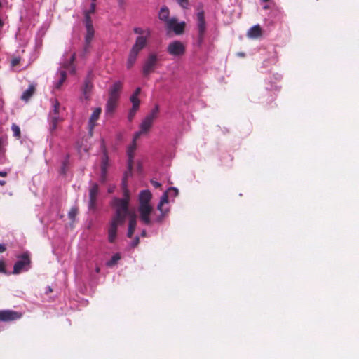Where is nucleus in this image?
<instances>
[{
    "mask_svg": "<svg viewBox=\"0 0 359 359\" xmlns=\"http://www.w3.org/2000/svg\"><path fill=\"white\" fill-rule=\"evenodd\" d=\"M137 225V219L136 216L135 215H132L130 216L129 223H128V229L127 232V236L128 238H131L135 232Z\"/></svg>",
    "mask_w": 359,
    "mask_h": 359,
    "instance_id": "22",
    "label": "nucleus"
},
{
    "mask_svg": "<svg viewBox=\"0 0 359 359\" xmlns=\"http://www.w3.org/2000/svg\"><path fill=\"white\" fill-rule=\"evenodd\" d=\"M101 111H102L101 108L98 107V108H96L93 111V114H91L90 120H89V125L91 128H93L95 126V122L99 118Z\"/></svg>",
    "mask_w": 359,
    "mask_h": 359,
    "instance_id": "25",
    "label": "nucleus"
},
{
    "mask_svg": "<svg viewBox=\"0 0 359 359\" xmlns=\"http://www.w3.org/2000/svg\"><path fill=\"white\" fill-rule=\"evenodd\" d=\"M147 37L144 36H139L136 38L135 41L131 50L140 53L142 50L147 46Z\"/></svg>",
    "mask_w": 359,
    "mask_h": 359,
    "instance_id": "14",
    "label": "nucleus"
},
{
    "mask_svg": "<svg viewBox=\"0 0 359 359\" xmlns=\"http://www.w3.org/2000/svg\"><path fill=\"white\" fill-rule=\"evenodd\" d=\"M93 88V75L91 72H89L84 81L83 87L82 88L83 94L86 99L89 97V95Z\"/></svg>",
    "mask_w": 359,
    "mask_h": 359,
    "instance_id": "12",
    "label": "nucleus"
},
{
    "mask_svg": "<svg viewBox=\"0 0 359 359\" xmlns=\"http://www.w3.org/2000/svg\"><path fill=\"white\" fill-rule=\"evenodd\" d=\"M185 25L184 22H177L176 18H172L168 22L166 27L168 29L172 30L177 35H180L184 33Z\"/></svg>",
    "mask_w": 359,
    "mask_h": 359,
    "instance_id": "10",
    "label": "nucleus"
},
{
    "mask_svg": "<svg viewBox=\"0 0 359 359\" xmlns=\"http://www.w3.org/2000/svg\"><path fill=\"white\" fill-rule=\"evenodd\" d=\"M7 144V136H0V154L4 152V147Z\"/></svg>",
    "mask_w": 359,
    "mask_h": 359,
    "instance_id": "36",
    "label": "nucleus"
},
{
    "mask_svg": "<svg viewBox=\"0 0 359 359\" xmlns=\"http://www.w3.org/2000/svg\"><path fill=\"white\" fill-rule=\"evenodd\" d=\"M159 114V106L156 104L151 111L145 116L146 118L154 121L158 118Z\"/></svg>",
    "mask_w": 359,
    "mask_h": 359,
    "instance_id": "27",
    "label": "nucleus"
},
{
    "mask_svg": "<svg viewBox=\"0 0 359 359\" xmlns=\"http://www.w3.org/2000/svg\"><path fill=\"white\" fill-rule=\"evenodd\" d=\"M153 123H154V121H152L150 119H149V118L145 117L142 120V123H141V124L140 126V128L142 129V132L148 133L149 129L153 126Z\"/></svg>",
    "mask_w": 359,
    "mask_h": 359,
    "instance_id": "26",
    "label": "nucleus"
},
{
    "mask_svg": "<svg viewBox=\"0 0 359 359\" xmlns=\"http://www.w3.org/2000/svg\"><path fill=\"white\" fill-rule=\"evenodd\" d=\"M158 57L156 53H151L144 60L142 67V74L143 76L148 77L151 73L154 72L156 68L158 66Z\"/></svg>",
    "mask_w": 359,
    "mask_h": 359,
    "instance_id": "2",
    "label": "nucleus"
},
{
    "mask_svg": "<svg viewBox=\"0 0 359 359\" xmlns=\"http://www.w3.org/2000/svg\"><path fill=\"white\" fill-rule=\"evenodd\" d=\"M20 59L19 57H15L12 59L11 64L12 67H15L20 64Z\"/></svg>",
    "mask_w": 359,
    "mask_h": 359,
    "instance_id": "43",
    "label": "nucleus"
},
{
    "mask_svg": "<svg viewBox=\"0 0 359 359\" xmlns=\"http://www.w3.org/2000/svg\"><path fill=\"white\" fill-rule=\"evenodd\" d=\"M4 251H6V247L3 244H0V252H4Z\"/></svg>",
    "mask_w": 359,
    "mask_h": 359,
    "instance_id": "50",
    "label": "nucleus"
},
{
    "mask_svg": "<svg viewBox=\"0 0 359 359\" xmlns=\"http://www.w3.org/2000/svg\"><path fill=\"white\" fill-rule=\"evenodd\" d=\"M138 109L139 108L137 107H132L128 115V119L129 121H133Z\"/></svg>",
    "mask_w": 359,
    "mask_h": 359,
    "instance_id": "37",
    "label": "nucleus"
},
{
    "mask_svg": "<svg viewBox=\"0 0 359 359\" xmlns=\"http://www.w3.org/2000/svg\"><path fill=\"white\" fill-rule=\"evenodd\" d=\"M99 193V187L96 183L92 184L89 189V204L90 210H95L97 206V197Z\"/></svg>",
    "mask_w": 359,
    "mask_h": 359,
    "instance_id": "11",
    "label": "nucleus"
},
{
    "mask_svg": "<svg viewBox=\"0 0 359 359\" xmlns=\"http://www.w3.org/2000/svg\"><path fill=\"white\" fill-rule=\"evenodd\" d=\"M130 100L133 104V107H137V108L140 107V100L138 98V96H135V95H132L130 96Z\"/></svg>",
    "mask_w": 359,
    "mask_h": 359,
    "instance_id": "39",
    "label": "nucleus"
},
{
    "mask_svg": "<svg viewBox=\"0 0 359 359\" xmlns=\"http://www.w3.org/2000/svg\"><path fill=\"white\" fill-rule=\"evenodd\" d=\"M197 43L198 46H201V45L203 43L206 33V24L205 20V13L203 11H201L197 13Z\"/></svg>",
    "mask_w": 359,
    "mask_h": 359,
    "instance_id": "5",
    "label": "nucleus"
},
{
    "mask_svg": "<svg viewBox=\"0 0 359 359\" xmlns=\"http://www.w3.org/2000/svg\"><path fill=\"white\" fill-rule=\"evenodd\" d=\"M168 194L173 196H177L179 194V191L175 187H170L168 189L166 192H165L163 196H161V201L158 205V210L161 212V215L157 217V218L155 219V222L158 223H161L163 222L165 215L168 213V210H164L163 208V206L164 204L168 203Z\"/></svg>",
    "mask_w": 359,
    "mask_h": 359,
    "instance_id": "3",
    "label": "nucleus"
},
{
    "mask_svg": "<svg viewBox=\"0 0 359 359\" xmlns=\"http://www.w3.org/2000/svg\"><path fill=\"white\" fill-rule=\"evenodd\" d=\"M147 133L146 132H142V129L139 131L136 132L134 135L133 142H137V140L140 138L142 134Z\"/></svg>",
    "mask_w": 359,
    "mask_h": 359,
    "instance_id": "41",
    "label": "nucleus"
},
{
    "mask_svg": "<svg viewBox=\"0 0 359 359\" xmlns=\"http://www.w3.org/2000/svg\"><path fill=\"white\" fill-rule=\"evenodd\" d=\"M121 187L123 189V196H130V191L127 188V180L126 177H124L122 180Z\"/></svg>",
    "mask_w": 359,
    "mask_h": 359,
    "instance_id": "35",
    "label": "nucleus"
},
{
    "mask_svg": "<svg viewBox=\"0 0 359 359\" xmlns=\"http://www.w3.org/2000/svg\"><path fill=\"white\" fill-rule=\"evenodd\" d=\"M238 55L240 56V57H244L245 56V53H238Z\"/></svg>",
    "mask_w": 359,
    "mask_h": 359,
    "instance_id": "54",
    "label": "nucleus"
},
{
    "mask_svg": "<svg viewBox=\"0 0 359 359\" xmlns=\"http://www.w3.org/2000/svg\"><path fill=\"white\" fill-rule=\"evenodd\" d=\"M96 3H91L90 8L88 10H85L83 12L88 13V14H94L95 12Z\"/></svg>",
    "mask_w": 359,
    "mask_h": 359,
    "instance_id": "40",
    "label": "nucleus"
},
{
    "mask_svg": "<svg viewBox=\"0 0 359 359\" xmlns=\"http://www.w3.org/2000/svg\"><path fill=\"white\" fill-rule=\"evenodd\" d=\"M97 0H92L91 3H95Z\"/></svg>",
    "mask_w": 359,
    "mask_h": 359,
    "instance_id": "60",
    "label": "nucleus"
},
{
    "mask_svg": "<svg viewBox=\"0 0 359 359\" xmlns=\"http://www.w3.org/2000/svg\"><path fill=\"white\" fill-rule=\"evenodd\" d=\"M53 110L50 111V128L52 131L57 128V123L60 121L59 117V112L60 109V104L57 100H51Z\"/></svg>",
    "mask_w": 359,
    "mask_h": 359,
    "instance_id": "7",
    "label": "nucleus"
},
{
    "mask_svg": "<svg viewBox=\"0 0 359 359\" xmlns=\"http://www.w3.org/2000/svg\"><path fill=\"white\" fill-rule=\"evenodd\" d=\"M123 88V83L121 81H116L109 89V97L119 99L120 93Z\"/></svg>",
    "mask_w": 359,
    "mask_h": 359,
    "instance_id": "16",
    "label": "nucleus"
},
{
    "mask_svg": "<svg viewBox=\"0 0 359 359\" xmlns=\"http://www.w3.org/2000/svg\"><path fill=\"white\" fill-rule=\"evenodd\" d=\"M75 57H76V55H75V53H73L70 58H69V60L67 62H64L63 63V67L66 69H70V68L72 67V66L73 65V63L75 60Z\"/></svg>",
    "mask_w": 359,
    "mask_h": 359,
    "instance_id": "33",
    "label": "nucleus"
},
{
    "mask_svg": "<svg viewBox=\"0 0 359 359\" xmlns=\"http://www.w3.org/2000/svg\"><path fill=\"white\" fill-rule=\"evenodd\" d=\"M120 259V255L118 253H116L112 256L111 259L106 263V264L109 267H112L115 266Z\"/></svg>",
    "mask_w": 359,
    "mask_h": 359,
    "instance_id": "30",
    "label": "nucleus"
},
{
    "mask_svg": "<svg viewBox=\"0 0 359 359\" xmlns=\"http://www.w3.org/2000/svg\"><path fill=\"white\" fill-rule=\"evenodd\" d=\"M170 11L169 8L166 6H163L161 7L159 13L158 18L160 20L165 22L166 25H168V22L170 20L169 18Z\"/></svg>",
    "mask_w": 359,
    "mask_h": 359,
    "instance_id": "23",
    "label": "nucleus"
},
{
    "mask_svg": "<svg viewBox=\"0 0 359 359\" xmlns=\"http://www.w3.org/2000/svg\"><path fill=\"white\" fill-rule=\"evenodd\" d=\"M262 35V29L259 25L252 27L247 33V36L250 39H257Z\"/></svg>",
    "mask_w": 359,
    "mask_h": 359,
    "instance_id": "20",
    "label": "nucleus"
},
{
    "mask_svg": "<svg viewBox=\"0 0 359 359\" xmlns=\"http://www.w3.org/2000/svg\"><path fill=\"white\" fill-rule=\"evenodd\" d=\"M152 211L153 208L151 205H142L138 206L140 219L144 224L150 225L151 224L150 216Z\"/></svg>",
    "mask_w": 359,
    "mask_h": 359,
    "instance_id": "8",
    "label": "nucleus"
},
{
    "mask_svg": "<svg viewBox=\"0 0 359 359\" xmlns=\"http://www.w3.org/2000/svg\"><path fill=\"white\" fill-rule=\"evenodd\" d=\"M139 243H140V238H139V237L136 236L131 243V247L135 248L138 245Z\"/></svg>",
    "mask_w": 359,
    "mask_h": 359,
    "instance_id": "44",
    "label": "nucleus"
},
{
    "mask_svg": "<svg viewBox=\"0 0 359 359\" xmlns=\"http://www.w3.org/2000/svg\"><path fill=\"white\" fill-rule=\"evenodd\" d=\"M85 46L84 50L87 52L90 46L91 41L93 39L95 30L93 26L86 27Z\"/></svg>",
    "mask_w": 359,
    "mask_h": 359,
    "instance_id": "15",
    "label": "nucleus"
},
{
    "mask_svg": "<svg viewBox=\"0 0 359 359\" xmlns=\"http://www.w3.org/2000/svg\"><path fill=\"white\" fill-rule=\"evenodd\" d=\"M133 32L135 34H140L142 36L144 34H147V35L145 36L147 37H149L150 36V33H151L149 29H147V31H145L140 27H135L133 29Z\"/></svg>",
    "mask_w": 359,
    "mask_h": 359,
    "instance_id": "34",
    "label": "nucleus"
},
{
    "mask_svg": "<svg viewBox=\"0 0 359 359\" xmlns=\"http://www.w3.org/2000/svg\"><path fill=\"white\" fill-rule=\"evenodd\" d=\"M151 183L156 188H158V187H161V184L158 182H156V181L151 180Z\"/></svg>",
    "mask_w": 359,
    "mask_h": 359,
    "instance_id": "47",
    "label": "nucleus"
},
{
    "mask_svg": "<svg viewBox=\"0 0 359 359\" xmlns=\"http://www.w3.org/2000/svg\"><path fill=\"white\" fill-rule=\"evenodd\" d=\"M139 54L140 53L130 49L126 62L127 69H130L133 67L138 57Z\"/></svg>",
    "mask_w": 359,
    "mask_h": 359,
    "instance_id": "21",
    "label": "nucleus"
},
{
    "mask_svg": "<svg viewBox=\"0 0 359 359\" xmlns=\"http://www.w3.org/2000/svg\"><path fill=\"white\" fill-rule=\"evenodd\" d=\"M109 166V156L106 151L104 152L101 162V170H107Z\"/></svg>",
    "mask_w": 359,
    "mask_h": 359,
    "instance_id": "31",
    "label": "nucleus"
},
{
    "mask_svg": "<svg viewBox=\"0 0 359 359\" xmlns=\"http://www.w3.org/2000/svg\"><path fill=\"white\" fill-rule=\"evenodd\" d=\"M36 87L34 84H30L29 88L21 95V100L27 102L34 95Z\"/></svg>",
    "mask_w": 359,
    "mask_h": 359,
    "instance_id": "24",
    "label": "nucleus"
},
{
    "mask_svg": "<svg viewBox=\"0 0 359 359\" xmlns=\"http://www.w3.org/2000/svg\"><path fill=\"white\" fill-rule=\"evenodd\" d=\"M79 210L76 207H73L71 208L68 213L69 218L72 220H74L76 216L77 215Z\"/></svg>",
    "mask_w": 359,
    "mask_h": 359,
    "instance_id": "38",
    "label": "nucleus"
},
{
    "mask_svg": "<svg viewBox=\"0 0 359 359\" xmlns=\"http://www.w3.org/2000/svg\"><path fill=\"white\" fill-rule=\"evenodd\" d=\"M91 14H88V13L83 12L84 19L83 22L85 25V27H89L93 26V20L90 17Z\"/></svg>",
    "mask_w": 359,
    "mask_h": 359,
    "instance_id": "32",
    "label": "nucleus"
},
{
    "mask_svg": "<svg viewBox=\"0 0 359 359\" xmlns=\"http://www.w3.org/2000/svg\"><path fill=\"white\" fill-rule=\"evenodd\" d=\"M7 172H0V176L1 177H6Z\"/></svg>",
    "mask_w": 359,
    "mask_h": 359,
    "instance_id": "52",
    "label": "nucleus"
},
{
    "mask_svg": "<svg viewBox=\"0 0 359 359\" xmlns=\"http://www.w3.org/2000/svg\"><path fill=\"white\" fill-rule=\"evenodd\" d=\"M114 190V187H109L108 189L109 193H112Z\"/></svg>",
    "mask_w": 359,
    "mask_h": 359,
    "instance_id": "53",
    "label": "nucleus"
},
{
    "mask_svg": "<svg viewBox=\"0 0 359 359\" xmlns=\"http://www.w3.org/2000/svg\"><path fill=\"white\" fill-rule=\"evenodd\" d=\"M4 25V22L2 21V20L0 18V27H3Z\"/></svg>",
    "mask_w": 359,
    "mask_h": 359,
    "instance_id": "55",
    "label": "nucleus"
},
{
    "mask_svg": "<svg viewBox=\"0 0 359 359\" xmlns=\"http://www.w3.org/2000/svg\"><path fill=\"white\" fill-rule=\"evenodd\" d=\"M66 165H67V162L64 161L63 164H62V169H61V172L63 174H65V172H66Z\"/></svg>",
    "mask_w": 359,
    "mask_h": 359,
    "instance_id": "49",
    "label": "nucleus"
},
{
    "mask_svg": "<svg viewBox=\"0 0 359 359\" xmlns=\"http://www.w3.org/2000/svg\"><path fill=\"white\" fill-rule=\"evenodd\" d=\"M119 99L109 97L106 104L105 113L107 114H112L117 105Z\"/></svg>",
    "mask_w": 359,
    "mask_h": 359,
    "instance_id": "19",
    "label": "nucleus"
},
{
    "mask_svg": "<svg viewBox=\"0 0 359 359\" xmlns=\"http://www.w3.org/2000/svg\"><path fill=\"white\" fill-rule=\"evenodd\" d=\"M269 8V6H264V9H268Z\"/></svg>",
    "mask_w": 359,
    "mask_h": 359,
    "instance_id": "58",
    "label": "nucleus"
},
{
    "mask_svg": "<svg viewBox=\"0 0 359 359\" xmlns=\"http://www.w3.org/2000/svg\"><path fill=\"white\" fill-rule=\"evenodd\" d=\"M5 271V264L3 261H0V272L4 273Z\"/></svg>",
    "mask_w": 359,
    "mask_h": 359,
    "instance_id": "46",
    "label": "nucleus"
},
{
    "mask_svg": "<svg viewBox=\"0 0 359 359\" xmlns=\"http://www.w3.org/2000/svg\"><path fill=\"white\" fill-rule=\"evenodd\" d=\"M11 130L13 132V137L17 140H20L21 138V130L20 127L15 124L13 123L11 126Z\"/></svg>",
    "mask_w": 359,
    "mask_h": 359,
    "instance_id": "29",
    "label": "nucleus"
},
{
    "mask_svg": "<svg viewBox=\"0 0 359 359\" xmlns=\"http://www.w3.org/2000/svg\"><path fill=\"white\" fill-rule=\"evenodd\" d=\"M130 196H123V198H114L111 205L115 209V215L112 217L109 229V241L114 243L116 238L117 229L123 225L126 217L129 215V202Z\"/></svg>",
    "mask_w": 359,
    "mask_h": 359,
    "instance_id": "1",
    "label": "nucleus"
},
{
    "mask_svg": "<svg viewBox=\"0 0 359 359\" xmlns=\"http://www.w3.org/2000/svg\"><path fill=\"white\" fill-rule=\"evenodd\" d=\"M151 197L152 195L150 191L143 190L140 191L139 194V205H151L150 201L151 199Z\"/></svg>",
    "mask_w": 359,
    "mask_h": 359,
    "instance_id": "18",
    "label": "nucleus"
},
{
    "mask_svg": "<svg viewBox=\"0 0 359 359\" xmlns=\"http://www.w3.org/2000/svg\"><path fill=\"white\" fill-rule=\"evenodd\" d=\"M19 259L13 266V273L19 274L23 271H27L30 267L31 259L28 252H25L18 257Z\"/></svg>",
    "mask_w": 359,
    "mask_h": 359,
    "instance_id": "6",
    "label": "nucleus"
},
{
    "mask_svg": "<svg viewBox=\"0 0 359 359\" xmlns=\"http://www.w3.org/2000/svg\"><path fill=\"white\" fill-rule=\"evenodd\" d=\"M141 92V88L140 87H137L135 90L134 91L133 95H135V96H139L140 93Z\"/></svg>",
    "mask_w": 359,
    "mask_h": 359,
    "instance_id": "48",
    "label": "nucleus"
},
{
    "mask_svg": "<svg viewBox=\"0 0 359 359\" xmlns=\"http://www.w3.org/2000/svg\"><path fill=\"white\" fill-rule=\"evenodd\" d=\"M137 149V143L132 142L131 144H130L128 147L127 149V156H128V167L129 170H131L133 166V159L135 156V151Z\"/></svg>",
    "mask_w": 359,
    "mask_h": 359,
    "instance_id": "17",
    "label": "nucleus"
},
{
    "mask_svg": "<svg viewBox=\"0 0 359 359\" xmlns=\"http://www.w3.org/2000/svg\"><path fill=\"white\" fill-rule=\"evenodd\" d=\"M178 4L182 7V8H187L188 5V0H177Z\"/></svg>",
    "mask_w": 359,
    "mask_h": 359,
    "instance_id": "45",
    "label": "nucleus"
},
{
    "mask_svg": "<svg viewBox=\"0 0 359 359\" xmlns=\"http://www.w3.org/2000/svg\"><path fill=\"white\" fill-rule=\"evenodd\" d=\"M100 267H98V266H97V267H96V269H95V271H96V273H99V272H100Z\"/></svg>",
    "mask_w": 359,
    "mask_h": 359,
    "instance_id": "56",
    "label": "nucleus"
},
{
    "mask_svg": "<svg viewBox=\"0 0 359 359\" xmlns=\"http://www.w3.org/2000/svg\"><path fill=\"white\" fill-rule=\"evenodd\" d=\"M5 183H6V182H5V181H0V184H1V185H4V184H5Z\"/></svg>",
    "mask_w": 359,
    "mask_h": 359,
    "instance_id": "57",
    "label": "nucleus"
},
{
    "mask_svg": "<svg viewBox=\"0 0 359 359\" xmlns=\"http://www.w3.org/2000/svg\"><path fill=\"white\" fill-rule=\"evenodd\" d=\"M147 37L144 36H139L136 38L135 41L131 50L140 53L142 50L147 46Z\"/></svg>",
    "mask_w": 359,
    "mask_h": 359,
    "instance_id": "13",
    "label": "nucleus"
},
{
    "mask_svg": "<svg viewBox=\"0 0 359 359\" xmlns=\"http://www.w3.org/2000/svg\"><path fill=\"white\" fill-rule=\"evenodd\" d=\"M270 0H262V2H268Z\"/></svg>",
    "mask_w": 359,
    "mask_h": 359,
    "instance_id": "59",
    "label": "nucleus"
},
{
    "mask_svg": "<svg viewBox=\"0 0 359 359\" xmlns=\"http://www.w3.org/2000/svg\"><path fill=\"white\" fill-rule=\"evenodd\" d=\"M67 79V73L65 70L60 72V79L55 83V88L59 90Z\"/></svg>",
    "mask_w": 359,
    "mask_h": 359,
    "instance_id": "28",
    "label": "nucleus"
},
{
    "mask_svg": "<svg viewBox=\"0 0 359 359\" xmlns=\"http://www.w3.org/2000/svg\"><path fill=\"white\" fill-rule=\"evenodd\" d=\"M107 170H101L100 182L102 183H105V182L107 181Z\"/></svg>",
    "mask_w": 359,
    "mask_h": 359,
    "instance_id": "42",
    "label": "nucleus"
},
{
    "mask_svg": "<svg viewBox=\"0 0 359 359\" xmlns=\"http://www.w3.org/2000/svg\"><path fill=\"white\" fill-rule=\"evenodd\" d=\"M166 50L174 58H181L186 53V46L181 41L175 40L168 45Z\"/></svg>",
    "mask_w": 359,
    "mask_h": 359,
    "instance_id": "4",
    "label": "nucleus"
},
{
    "mask_svg": "<svg viewBox=\"0 0 359 359\" xmlns=\"http://www.w3.org/2000/svg\"><path fill=\"white\" fill-rule=\"evenodd\" d=\"M141 236L142 237H146L147 236V231L146 230H143L141 233Z\"/></svg>",
    "mask_w": 359,
    "mask_h": 359,
    "instance_id": "51",
    "label": "nucleus"
},
{
    "mask_svg": "<svg viewBox=\"0 0 359 359\" xmlns=\"http://www.w3.org/2000/svg\"><path fill=\"white\" fill-rule=\"evenodd\" d=\"M22 314L12 310H0V322L13 321L21 318Z\"/></svg>",
    "mask_w": 359,
    "mask_h": 359,
    "instance_id": "9",
    "label": "nucleus"
}]
</instances>
